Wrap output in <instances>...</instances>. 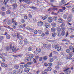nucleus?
<instances>
[{
    "label": "nucleus",
    "mask_w": 74,
    "mask_h": 74,
    "mask_svg": "<svg viewBox=\"0 0 74 74\" xmlns=\"http://www.w3.org/2000/svg\"><path fill=\"white\" fill-rule=\"evenodd\" d=\"M63 18L65 19H66L67 18V16L65 14H64L63 15Z\"/></svg>",
    "instance_id": "nucleus-23"
},
{
    "label": "nucleus",
    "mask_w": 74,
    "mask_h": 74,
    "mask_svg": "<svg viewBox=\"0 0 74 74\" xmlns=\"http://www.w3.org/2000/svg\"><path fill=\"white\" fill-rule=\"evenodd\" d=\"M61 49H62V48L61 47H58L57 48V51H59L61 50Z\"/></svg>",
    "instance_id": "nucleus-43"
},
{
    "label": "nucleus",
    "mask_w": 74,
    "mask_h": 74,
    "mask_svg": "<svg viewBox=\"0 0 74 74\" xmlns=\"http://www.w3.org/2000/svg\"><path fill=\"white\" fill-rule=\"evenodd\" d=\"M18 42L19 44H20V45H22V44H23V41H22V40H19L18 41Z\"/></svg>",
    "instance_id": "nucleus-18"
},
{
    "label": "nucleus",
    "mask_w": 74,
    "mask_h": 74,
    "mask_svg": "<svg viewBox=\"0 0 74 74\" xmlns=\"http://www.w3.org/2000/svg\"><path fill=\"white\" fill-rule=\"evenodd\" d=\"M30 8H31V9H32V10H37V8L36 7H34V6L31 7Z\"/></svg>",
    "instance_id": "nucleus-27"
},
{
    "label": "nucleus",
    "mask_w": 74,
    "mask_h": 74,
    "mask_svg": "<svg viewBox=\"0 0 74 74\" xmlns=\"http://www.w3.org/2000/svg\"><path fill=\"white\" fill-rule=\"evenodd\" d=\"M13 74H18L16 71L15 70H14L13 71Z\"/></svg>",
    "instance_id": "nucleus-32"
},
{
    "label": "nucleus",
    "mask_w": 74,
    "mask_h": 74,
    "mask_svg": "<svg viewBox=\"0 0 74 74\" xmlns=\"http://www.w3.org/2000/svg\"><path fill=\"white\" fill-rule=\"evenodd\" d=\"M33 48L32 47H30L28 48V51H32V49Z\"/></svg>",
    "instance_id": "nucleus-41"
},
{
    "label": "nucleus",
    "mask_w": 74,
    "mask_h": 74,
    "mask_svg": "<svg viewBox=\"0 0 74 74\" xmlns=\"http://www.w3.org/2000/svg\"><path fill=\"white\" fill-rule=\"evenodd\" d=\"M43 25V22L40 21V22H39L38 23H37V25L38 26H42V25Z\"/></svg>",
    "instance_id": "nucleus-7"
},
{
    "label": "nucleus",
    "mask_w": 74,
    "mask_h": 74,
    "mask_svg": "<svg viewBox=\"0 0 74 74\" xmlns=\"http://www.w3.org/2000/svg\"><path fill=\"white\" fill-rule=\"evenodd\" d=\"M58 47V46L57 45H56L54 46V47H53V48H54L55 49H56V48H57Z\"/></svg>",
    "instance_id": "nucleus-63"
},
{
    "label": "nucleus",
    "mask_w": 74,
    "mask_h": 74,
    "mask_svg": "<svg viewBox=\"0 0 74 74\" xmlns=\"http://www.w3.org/2000/svg\"><path fill=\"white\" fill-rule=\"evenodd\" d=\"M23 56V55L22 54H19L17 55V57L18 58H22Z\"/></svg>",
    "instance_id": "nucleus-37"
},
{
    "label": "nucleus",
    "mask_w": 74,
    "mask_h": 74,
    "mask_svg": "<svg viewBox=\"0 0 74 74\" xmlns=\"http://www.w3.org/2000/svg\"><path fill=\"white\" fill-rule=\"evenodd\" d=\"M55 68L56 69H59V66L57 65L55 66Z\"/></svg>",
    "instance_id": "nucleus-62"
},
{
    "label": "nucleus",
    "mask_w": 74,
    "mask_h": 74,
    "mask_svg": "<svg viewBox=\"0 0 74 74\" xmlns=\"http://www.w3.org/2000/svg\"><path fill=\"white\" fill-rule=\"evenodd\" d=\"M24 42L25 45H27V44L28 42V41H27V39L25 38V39L24 40Z\"/></svg>",
    "instance_id": "nucleus-9"
},
{
    "label": "nucleus",
    "mask_w": 74,
    "mask_h": 74,
    "mask_svg": "<svg viewBox=\"0 0 74 74\" xmlns=\"http://www.w3.org/2000/svg\"><path fill=\"white\" fill-rule=\"evenodd\" d=\"M16 0H11L10 1V2L12 4H14V3H15Z\"/></svg>",
    "instance_id": "nucleus-16"
},
{
    "label": "nucleus",
    "mask_w": 74,
    "mask_h": 74,
    "mask_svg": "<svg viewBox=\"0 0 74 74\" xmlns=\"http://www.w3.org/2000/svg\"><path fill=\"white\" fill-rule=\"evenodd\" d=\"M68 22H71L72 21V18H71V16H69L68 18Z\"/></svg>",
    "instance_id": "nucleus-13"
},
{
    "label": "nucleus",
    "mask_w": 74,
    "mask_h": 74,
    "mask_svg": "<svg viewBox=\"0 0 74 74\" xmlns=\"http://www.w3.org/2000/svg\"><path fill=\"white\" fill-rule=\"evenodd\" d=\"M57 35L58 36H61V34H60V32H58L57 33Z\"/></svg>",
    "instance_id": "nucleus-54"
},
{
    "label": "nucleus",
    "mask_w": 74,
    "mask_h": 74,
    "mask_svg": "<svg viewBox=\"0 0 74 74\" xmlns=\"http://www.w3.org/2000/svg\"><path fill=\"white\" fill-rule=\"evenodd\" d=\"M58 9L57 8H53V10L55 11V10H57Z\"/></svg>",
    "instance_id": "nucleus-64"
},
{
    "label": "nucleus",
    "mask_w": 74,
    "mask_h": 74,
    "mask_svg": "<svg viewBox=\"0 0 74 74\" xmlns=\"http://www.w3.org/2000/svg\"><path fill=\"white\" fill-rule=\"evenodd\" d=\"M26 28L27 30H30V31H31V32H33V30H34V29H32V28H30L29 27H27Z\"/></svg>",
    "instance_id": "nucleus-6"
},
{
    "label": "nucleus",
    "mask_w": 74,
    "mask_h": 74,
    "mask_svg": "<svg viewBox=\"0 0 74 74\" xmlns=\"http://www.w3.org/2000/svg\"><path fill=\"white\" fill-rule=\"evenodd\" d=\"M8 1H9L8 0H4V2H3L4 4V5H6L7 4Z\"/></svg>",
    "instance_id": "nucleus-15"
},
{
    "label": "nucleus",
    "mask_w": 74,
    "mask_h": 74,
    "mask_svg": "<svg viewBox=\"0 0 74 74\" xmlns=\"http://www.w3.org/2000/svg\"><path fill=\"white\" fill-rule=\"evenodd\" d=\"M5 66V63L3 62L2 63H1V65H0V66H1L2 67H4Z\"/></svg>",
    "instance_id": "nucleus-20"
},
{
    "label": "nucleus",
    "mask_w": 74,
    "mask_h": 74,
    "mask_svg": "<svg viewBox=\"0 0 74 74\" xmlns=\"http://www.w3.org/2000/svg\"><path fill=\"white\" fill-rule=\"evenodd\" d=\"M45 26L46 28H48L49 27V24L48 23H46L45 24Z\"/></svg>",
    "instance_id": "nucleus-14"
},
{
    "label": "nucleus",
    "mask_w": 74,
    "mask_h": 74,
    "mask_svg": "<svg viewBox=\"0 0 74 74\" xmlns=\"http://www.w3.org/2000/svg\"><path fill=\"white\" fill-rule=\"evenodd\" d=\"M73 46L71 45V46H69V49L71 50H73Z\"/></svg>",
    "instance_id": "nucleus-49"
},
{
    "label": "nucleus",
    "mask_w": 74,
    "mask_h": 74,
    "mask_svg": "<svg viewBox=\"0 0 74 74\" xmlns=\"http://www.w3.org/2000/svg\"><path fill=\"white\" fill-rule=\"evenodd\" d=\"M53 21V18L51 17H49L48 18L47 21L49 23H51Z\"/></svg>",
    "instance_id": "nucleus-3"
},
{
    "label": "nucleus",
    "mask_w": 74,
    "mask_h": 74,
    "mask_svg": "<svg viewBox=\"0 0 74 74\" xmlns=\"http://www.w3.org/2000/svg\"><path fill=\"white\" fill-rule=\"evenodd\" d=\"M31 57H27V58L28 59V60L29 62L32 60V58H33L34 57V55L33 54H31Z\"/></svg>",
    "instance_id": "nucleus-4"
},
{
    "label": "nucleus",
    "mask_w": 74,
    "mask_h": 74,
    "mask_svg": "<svg viewBox=\"0 0 74 74\" xmlns=\"http://www.w3.org/2000/svg\"><path fill=\"white\" fill-rule=\"evenodd\" d=\"M61 34L62 36H64L65 35V32L64 31H62V32Z\"/></svg>",
    "instance_id": "nucleus-21"
},
{
    "label": "nucleus",
    "mask_w": 74,
    "mask_h": 74,
    "mask_svg": "<svg viewBox=\"0 0 74 74\" xmlns=\"http://www.w3.org/2000/svg\"><path fill=\"white\" fill-rule=\"evenodd\" d=\"M5 8L4 7H2L1 9V10L2 11H5Z\"/></svg>",
    "instance_id": "nucleus-46"
},
{
    "label": "nucleus",
    "mask_w": 74,
    "mask_h": 74,
    "mask_svg": "<svg viewBox=\"0 0 74 74\" xmlns=\"http://www.w3.org/2000/svg\"><path fill=\"white\" fill-rule=\"evenodd\" d=\"M47 18V17L45 16L42 17L43 20H45Z\"/></svg>",
    "instance_id": "nucleus-55"
},
{
    "label": "nucleus",
    "mask_w": 74,
    "mask_h": 74,
    "mask_svg": "<svg viewBox=\"0 0 74 74\" xmlns=\"http://www.w3.org/2000/svg\"><path fill=\"white\" fill-rule=\"evenodd\" d=\"M14 25H14L15 26H16V25H17L18 23H17L15 21V22H14Z\"/></svg>",
    "instance_id": "nucleus-57"
},
{
    "label": "nucleus",
    "mask_w": 74,
    "mask_h": 74,
    "mask_svg": "<svg viewBox=\"0 0 74 74\" xmlns=\"http://www.w3.org/2000/svg\"><path fill=\"white\" fill-rule=\"evenodd\" d=\"M56 33H53L52 34V37H55V36H56Z\"/></svg>",
    "instance_id": "nucleus-45"
},
{
    "label": "nucleus",
    "mask_w": 74,
    "mask_h": 74,
    "mask_svg": "<svg viewBox=\"0 0 74 74\" xmlns=\"http://www.w3.org/2000/svg\"><path fill=\"white\" fill-rule=\"evenodd\" d=\"M51 25H52V26L53 27H55V26H56V24L55 23H53L51 24Z\"/></svg>",
    "instance_id": "nucleus-38"
},
{
    "label": "nucleus",
    "mask_w": 74,
    "mask_h": 74,
    "mask_svg": "<svg viewBox=\"0 0 74 74\" xmlns=\"http://www.w3.org/2000/svg\"><path fill=\"white\" fill-rule=\"evenodd\" d=\"M25 26H26V25L24 24L23 25H20V27H21V28H25Z\"/></svg>",
    "instance_id": "nucleus-17"
},
{
    "label": "nucleus",
    "mask_w": 74,
    "mask_h": 74,
    "mask_svg": "<svg viewBox=\"0 0 74 74\" xmlns=\"http://www.w3.org/2000/svg\"><path fill=\"white\" fill-rule=\"evenodd\" d=\"M47 59H48V57L47 56H45L43 57V59L44 60H47Z\"/></svg>",
    "instance_id": "nucleus-22"
},
{
    "label": "nucleus",
    "mask_w": 74,
    "mask_h": 74,
    "mask_svg": "<svg viewBox=\"0 0 74 74\" xmlns=\"http://www.w3.org/2000/svg\"><path fill=\"white\" fill-rule=\"evenodd\" d=\"M57 31H58V32H59L61 31V29L60 28H58L57 29Z\"/></svg>",
    "instance_id": "nucleus-50"
},
{
    "label": "nucleus",
    "mask_w": 74,
    "mask_h": 74,
    "mask_svg": "<svg viewBox=\"0 0 74 74\" xmlns=\"http://www.w3.org/2000/svg\"><path fill=\"white\" fill-rule=\"evenodd\" d=\"M18 73H19V74H21L22 73H23V69H20L18 70Z\"/></svg>",
    "instance_id": "nucleus-8"
},
{
    "label": "nucleus",
    "mask_w": 74,
    "mask_h": 74,
    "mask_svg": "<svg viewBox=\"0 0 74 74\" xmlns=\"http://www.w3.org/2000/svg\"><path fill=\"white\" fill-rule=\"evenodd\" d=\"M53 19H54V21H56V20H57V19H58V18L57 17V16H54L53 18Z\"/></svg>",
    "instance_id": "nucleus-39"
},
{
    "label": "nucleus",
    "mask_w": 74,
    "mask_h": 74,
    "mask_svg": "<svg viewBox=\"0 0 74 74\" xmlns=\"http://www.w3.org/2000/svg\"><path fill=\"white\" fill-rule=\"evenodd\" d=\"M61 25H60V27H63L65 26V24L64 23L62 22Z\"/></svg>",
    "instance_id": "nucleus-29"
},
{
    "label": "nucleus",
    "mask_w": 74,
    "mask_h": 74,
    "mask_svg": "<svg viewBox=\"0 0 74 74\" xmlns=\"http://www.w3.org/2000/svg\"><path fill=\"white\" fill-rule=\"evenodd\" d=\"M38 33H39V34H42V32L41 30H38Z\"/></svg>",
    "instance_id": "nucleus-36"
},
{
    "label": "nucleus",
    "mask_w": 74,
    "mask_h": 74,
    "mask_svg": "<svg viewBox=\"0 0 74 74\" xmlns=\"http://www.w3.org/2000/svg\"><path fill=\"white\" fill-rule=\"evenodd\" d=\"M34 34H37V33H38V32L36 30H35L34 31Z\"/></svg>",
    "instance_id": "nucleus-48"
},
{
    "label": "nucleus",
    "mask_w": 74,
    "mask_h": 74,
    "mask_svg": "<svg viewBox=\"0 0 74 74\" xmlns=\"http://www.w3.org/2000/svg\"><path fill=\"white\" fill-rule=\"evenodd\" d=\"M11 49L12 52H16L17 51L19 50V48L16 49V47L13 46L11 48Z\"/></svg>",
    "instance_id": "nucleus-1"
},
{
    "label": "nucleus",
    "mask_w": 74,
    "mask_h": 74,
    "mask_svg": "<svg viewBox=\"0 0 74 74\" xmlns=\"http://www.w3.org/2000/svg\"><path fill=\"white\" fill-rule=\"evenodd\" d=\"M24 61L25 62H27V61H28V59H27V58H25L24 59Z\"/></svg>",
    "instance_id": "nucleus-51"
},
{
    "label": "nucleus",
    "mask_w": 74,
    "mask_h": 74,
    "mask_svg": "<svg viewBox=\"0 0 74 74\" xmlns=\"http://www.w3.org/2000/svg\"><path fill=\"white\" fill-rule=\"evenodd\" d=\"M67 53H70V49H67L66 51Z\"/></svg>",
    "instance_id": "nucleus-61"
},
{
    "label": "nucleus",
    "mask_w": 74,
    "mask_h": 74,
    "mask_svg": "<svg viewBox=\"0 0 74 74\" xmlns=\"http://www.w3.org/2000/svg\"><path fill=\"white\" fill-rule=\"evenodd\" d=\"M25 72L26 73H29V71H30V68H26L24 69Z\"/></svg>",
    "instance_id": "nucleus-5"
},
{
    "label": "nucleus",
    "mask_w": 74,
    "mask_h": 74,
    "mask_svg": "<svg viewBox=\"0 0 74 74\" xmlns=\"http://www.w3.org/2000/svg\"><path fill=\"white\" fill-rule=\"evenodd\" d=\"M14 68L16 69H18L19 68V65H15L14 66Z\"/></svg>",
    "instance_id": "nucleus-26"
},
{
    "label": "nucleus",
    "mask_w": 74,
    "mask_h": 74,
    "mask_svg": "<svg viewBox=\"0 0 74 74\" xmlns=\"http://www.w3.org/2000/svg\"><path fill=\"white\" fill-rule=\"evenodd\" d=\"M4 4V1H0V5H3Z\"/></svg>",
    "instance_id": "nucleus-30"
},
{
    "label": "nucleus",
    "mask_w": 74,
    "mask_h": 74,
    "mask_svg": "<svg viewBox=\"0 0 74 74\" xmlns=\"http://www.w3.org/2000/svg\"><path fill=\"white\" fill-rule=\"evenodd\" d=\"M10 37H11V36L9 35H8V34L7 35L6 38H7V39H10Z\"/></svg>",
    "instance_id": "nucleus-33"
},
{
    "label": "nucleus",
    "mask_w": 74,
    "mask_h": 74,
    "mask_svg": "<svg viewBox=\"0 0 74 74\" xmlns=\"http://www.w3.org/2000/svg\"><path fill=\"white\" fill-rule=\"evenodd\" d=\"M2 61L4 62L5 61V58L3 57L2 59Z\"/></svg>",
    "instance_id": "nucleus-56"
},
{
    "label": "nucleus",
    "mask_w": 74,
    "mask_h": 74,
    "mask_svg": "<svg viewBox=\"0 0 74 74\" xmlns=\"http://www.w3.org/2000/svg\"><path fill=\"white\" fill-rule=\"evenodd\" d=\"M33 63V62H29L27 63V64H28V65H31V64H32Z\"/></svg>",
    "instance_id": "nucleus-52"
},
{
    "label": "nucleus",
    "mask_w": 74,
    "mask_h": 74,
    "mask_svg": "<svg viewBox=\"0 0 74 74\" xmlns=\"http://www.w3.org/2000/svg\"><path fill=\"white\" fill-rule=\"evenodd\" d=\"M5 49L6 51H10V46H7L6 47Z\"/></svg>",
    "instance_id": "nucleus-19"
},
{
    "label": "nucleus",
    "mask_w": 74,
    "mask_h": 74,
    "mask_svg": "<svg viewBox=\"0 0 74 74\" xmlns=\"http://www.w3.org/2000/svg\"><path fill=\"white\" fill-rule=\"evenodd\" d=\"M51 70L52 68L50 67H48L47 69V71H51Z\"/></svg>",
    "instance_id": "nucleus-34"
},
{
    "label": "nucleus",
    "mask_w": 74,
    "mask_h": 74,
    "mask_svg": "<svg viewBox=\"0 0 74 74\" xmlns=\"http://www.w3.org/2000/svg\"><path fill=\"white\" fill-rule=\"evenodd\" d=\"M18 38V39H19L20 40H23V37L22 36H20Z\"/></svg>",
    "instance_id": "nucleus-12"
},
{
    "label": "nucleus",
    "mask_w": 74,
    "mask_h": 74,
    "mask_svg": "<svg viewBox=\"0 0 74 74\" xmlns=\"http://www.w3.org/2000/svg\"><path fill=\"white\" fill-rule=\"evenodd\" d=\"M33 62H34V63H35V64H37V62L36 60L34 59V58H33Z\"/></svg>",
    "instance_id": "nucleus-42"
},
{
    "label": "nucleus",
    "mask_w": 74,
    "mask_h": 74,
    "mask_svg": "<svg viewBox=\"0 0 74 74\" xmlns=\"http://www.w3.org/2000/svg\"><path fill=\"white\" fill-rule=\"evenodd\" d=\"M36 50L37 52H38V53L40 52L41 51V49L40 48H36Z\"/></svg>",
    "instance_id": "nucleus-11"
},
{
    "label": "nucleus",
    "mask_w": 74,
    "mask_h": 74,
    "mask_svg": "<svg viewBox=\"0 0 74 74\" xmlns=\"http://www.w3.org/2000/svg\"><path fill=\"white\" fill-rule=\"evenodd\" d=\"M10 13H11V12H10V10H8L6 12V14H10Z\"/></svg>",
    "instance_id": "nucleus-53"
},
{
    "label": "nucleus",
    "mask_w": 74,
    "mask_h": 74,
    "mask_svg": "<svg viewBox=\"0 0 74 74\" xmlns=\"http://www.w3.org/2000/svg\"><path fill=\"white\" fill-rule=\"evenodd\" d=\"M12 6L14 8H15L17 7V4H13Z\"/></svg>",
    "instance_id": "nucleus-25"
},
{
    "label": "nucleus",
    "mask_w": 74,
    "mask_h": 74,
    "mask_svg": "<svg viewBox=\"0 0 74 74\" xmlns=\"http://www.w3.org/2000/svg\"><path fill=\"white\" fill-rule=\"evenodd\" d=\"M58 21L59 23H62L63 21L61 18H59L58 20Z\"/></svg>",
    "instance_id": "nucleus-28"
},
{
    "label": "nucleus",
    "mask_w": 74,
    "mask_h": 74,
    "mask_svg": "<svg viewBox=\"0 0 74 74\" xmlns=\"http://www.w3.org/2000/svg\"><path fill=\"white\" fill-rule=\"evenodd\" d=\"M61 29L62 30V31H64L66 30V29H65V27H61Z\"/></svg>",
    "instance_id": "nucleus-40"
},
{
    "label": "nucleus",
    "mask_w": 74,
    "mask_h": 74,
    "mask_svg": "<svg viewBox=\"0 0 74 74\" xmlns=\"http://www.w3.org/2000/svg\"><path fill=\"white\" fill-rule=\"evenodd\" d=\"M45 34H46V35H48V34H49V31H46L45 33Z\"/></svg>",
    "instance_id": "nucleus-59"
},
{
    "label": "nucleus",
    "mask_w": 74,
    "mask_h": 74,
    "mask_svg": "<svg viewBox=\"0 0 74 74\" xmlns=\"http://www.w3.org/2000/svg\"><path fill=\"white\" fill-rule=\"evenodd\" d=\"M47 45L46 44H44L43 45V47L45 48V49H47Z\"/></svg>",
    "instance_id": "nucleus-35"
},
{
    "label": "nucleus",
    "mask_w": 74,
    "mask_h": 74,
    "mask_svg": "<svg viewBox=\"0 0 74 74\" xmlns=\"http://www.w3.org/2000/svg\"><path fill=\"white\" fill-rule=\"evenodd\" d=\"M69 35V32H67L66 33V37H67L68 35Z\"/></svg>",
    "instance_id": "nucleus-58"
},
{
    "label": "nucleus",
    "mask_w": 74,
    "mask_h": 74,
    "mask_svg": "<svg viewBox=\"0 0 74 74\" xmlns=\"http://www.w3.org/2000/svg\"><path fill=\"white\" fill-rule=\"evenodd\" d=\"M51 48V45H48L46 47V49H49Z\"/></svg>",
    "instance_id": "nucleus-31"
},
{
    "label": "nucleus",
    "mask_w": 74,
    "mask_h": 74,
    "mask_svg": "<svg viewBox=\"0 0 74 74\" xmlns=\"http://www.w3.org/2000/svg\"><path fill=\"white\" fill-rule=\"evenodd\" d=\"M66 4V2L65 1H62V2H61L59 3V5L60 6L62 5H64Z\"/></svg>",
    "instance_id": "nucleus-10"
},
{
    "label": "nucleus",
    "mask_w": 74,
    "mask_h": 74,
    "mask_svg": "<svg viewBox=\"0 0 74 74\" xmlns=\"http://www.w3.org/2000/svg\"><path fill=\"white\" fill-rule=\"evenodd\" d=\"M7 24L10 25H11V22L10 21H9L7 22Z\"/></svg>",
    "instance_id": "nucleus-44"
},
{
    "label": "nucleus",
    "mask_w": 74,
    "mask_h": 74,
    "mask_svg": "<svg viewBox=\"0 0 74 74\" xmlns=\"http://www.w3.org/2000/svg\"><path fill=\"white\" fill-rule=\"evenodd\" d=\"M70 68H67L65 70H64V71H65V73L66 74H70L71 73V70L69 69Z\"/></svg>",
    "instance_id": "nucleus-2"
},
{
    "label": "nucleus",
    "mask_w": 74,
    "mask_h": 74,
    "mask_svg": "<svg viewBox=\"0 0 74 74\" xmlns=\"http://www.w3.org/2000/svg\"><path fill=\"white\" fill-rule=\"evenodd\" d=\"M12 27H13V29H15L16 28V25H13L12 26Z\"/></svg>",
    "instance_id": "nucleus-47"
},
{
    "label": "nucleus",
    "mask_w": 74,
    "mask_h": 74,
    "mask_svg": "<svg viewBox=\"0 0 74 74\" xmlns=\"http://www.w3.org/2000/svg\"><path fill=\"white\" fill-rule=\"evenodd\" d=\"M3 39H4V37H3V36H1L0 37V40H2Z\"/></svg>",
    "instance_id": "nucleus-60"
},
{
    "label": "nucleus",
    "mask_w": 74,
    "mask_h": 74,
    "mask_svg": "<svg viewBox=\"0 0 74 74\" xmlns=\"http://www.w3.org/2000/svg\"><path fill=\"white\" fill-rule=\"evenodd\" d=\"M51 31L53 32H55L56 31V29H55V27H53L51 28Z\"/></svg>",
    "instance_id": "nucleus-24"
}]
</instances>
